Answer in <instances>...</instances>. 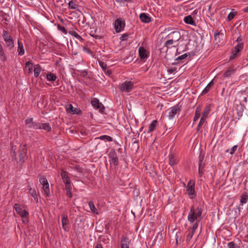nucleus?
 I'll use <instances>...</instances> for the list:
<instances>
[{
  "mask_svg": "<svg viewBox=\"0 0 248 248\" xmlns=\"http://www.w3.org/2000/svg\"><path fill=\"white\" fill-rule=\"evenodd\" d=\"M202 209L201 206H199L196 209L194 206H192L190 208V212L188 215V220L190 222H194L198 218L199 221L202 218Z\"/></svg>",
  "mask_w": 248,
  "mask_h": 248,
  "instance_id": "nucleus-1",
  "label": "nucleus"
},
{
  "mask_svg": "<svg viewBox=\"0 0 248 248\" xmlns=\"http://www.w3.org/2000/svg\"><path fill=\"white\" fill-rule=\"evenodd\" d=\"M181 106L179 104H177L174 106L173 107L168 108L166 111V113H168V117L169 119H173L174 118L175 115L177 114H179L180 112L181 111Z\"/></svg>",
  "mask_w": 248,
  "mask_h": 248,
  "instance_id": "nucleus-2",
  "label": "nucleus"
},
{
  "mask_svg": "<svg viewBox=\"0 0 248 248\" xmlns=\"http://www.w3.org/2000/svg\"><path fill=\"white\" fill-rule=\"evenodd\" d=\"M244 47L243 43H238L232 49V54L230 57V60H232L236 58L240 55V52Z\"/></svg>",
  "mask_w": 248,
  "mask_h": 248,
  "instance_id": "nucleus-3",
  "label": "nucleus"
},
{
  "mask_svg": "<svg viewBox=\"0 0 248 248\" xmlns=\"http://www.w3.org/2000/svg\"><path fill=\"white\" fill-rule=\"evenodd\" d=\"M27 144H24L22 146L21 145L19 150V161L21 162V165H22L25 162V158L27 156Z\"/></svg>",
  "mask_w": 248,
  "mask_h": 248,
  "instance_id": "nucleus-4",
  "label": "nucleus"
},
{
  "mask_svg": "<svg viewBox=\"0 0 248 248\" xmlns=\"http://www.w3.org/2000/svg\"><path fill=\"white\" fill-rule=\"evenodd\" d=\"M25 122L29 128H32L34 130L39 129L41 122H34L32 118L26 119Z\"/></svg>",
  "mask_w": 248,
  "mask_h": 248,
  "instance_id": "nucleus-5",
  "label": "nucleus"
},
{
  "mask_svg": "<svg viewBox=\"0 0 248 248\" xmlns=\"http://www.w3.org/2000/svg\"><path fill=\"white\" fill-rule=\"evenodd\" d=\"M134 84L131 81H125L120 85V89L123 92H130L133 88Z\"/></svg>",
  "mask_w": 248,
  "mask_h": 248,
  "instance_id": "nucleus-6",
  "label": "nucleus"
},
{
  "mask_svg": "<svg viewBox=\"0 0 248 248\" xmlns=\"http://www.w3.org/2000/svg\"><path fill=\"white\" fill-rule=\"evenodd\" d=\"M14 208L15 209L16 212L22 217H29V213L28 211L23 209L21 207L20 204L18 203H15L14 206Z\"/></svg>",
  "mask_w": 248,
  "mask_h": 248,
  "instance_id": "nucleus-7",
  "label": "nucleus"
},
{
  "mask_svg": "<svg viewBox=\"0 0 248 248\" xmlns=\"http://www.w3.org/2000/svg\"><path fill=\"white\" fill-rule=\"evenodd\" d=\"M125 21L121 18H117L115 22V29L117 32H120L124 30Z\"/></svg>",
  "mask_w": 248,
  "mask_h": 248,
  "instance_id": "nucleus-8",
  "label": "nucleus"
},
{
  "mask_svg": "<svg viewBox=\"0 0 248 248\" xmlns=\"http://www.w3.org/2000/svg\"><path fill=\"white\" fill-rule=\"evenodd\" d=\"M108 157L110 159V163H113L114 166L118 165V157L114 149H111L109 153Z\"/></svg>",
  "mask_w": 248,
  "mask_h": 248,
  "instance_id": "nucleus-9",
  "label": "nucleus"
},
{
  "mask_svg": "<svg viewBox=\"0 0 248 248\" xmlns=\"http://www.w3.org/2000/svg\"><path fill=\"white\" fill-rule=\"evenodd\" d=\"M186 191H187V194L189 196L194 195L195 196V183L192 182L190 180L187 183V186H186Z\"/></svg>",
  "mask_w": 248,
  "mask_h": 248,
  "instance_id": "nucleus-10",
  "label": "nucleus"
},
{
  "mask_svg": "<svg viewBox=\"0 0 248 248\" xmlns=\"http://www.w3.org/2000/svg\"><path fill=\"white\" fill-rule=\"evenodd\" d=\"M168 39H170L174 42L178 41L181 37L180 33L178 31H172L167 36Z\"/></svg>",
  "mask_w": 248,
  "mask_h": 248,
  "instance_id": "nucleus-11",
  "label": "nucleus"
},
{
  "mask_svg": "<svg viewBox=\"0 0 248 248\" xmlns=\"http://www.w3.org/2000/svg\"><path fill=\"white\" fill-rule=\"evenodd\" d=\"M130 241L127 237L123 235L121 240V248H130Z\"/></svg>",
  "mask_w": 248,
  "mask_h": 248,
  "instance_id": "nucleus-12",
  "label": "nucleus"
},
{
  "mask_svg": "<svg viewBox=\"0 0 248 248\" xmlns=\"http://www.w3.org/2000/svg\"><path fill=\"white\" fill-rule=\"evenodd\" d=\"M129 147L132 151L137 152L139 148V141L135 138H133L131 140V143L129 144Z\"/></svg>",
  "mask_w": 248,
  "mask_h": 248,
  "instance_id": "nucleus-13",
  "label": "nucleus"
},
{
  "mask_svg": "<svg viewBox=\"0 0 248 248\" xmlns=\"http://www.w3.org/2000/svg\"><path fill=\"white\" fill-rule=\"evenodd\" d=\"M149 52L143 46L139 48V54L141 59H144L148 57Z\"/></svg>",
  "mask_w": 248,
  "mask_h": 248,
  "instance_id": "nucleus-14",
  "label": "nucleus"
},
{
  "mask_svg": "<svg viewBox=\"0 0 248 248\" xmlns=\"http://www.w3.org/2000/svg\"><path fill=\"white\" fill-rule=\"evenodd\" d=\"M28 189L30 195L33 198L36 203L38 202V195L35 188H32L30 185L28 186Z\"/></svg>",
  "mask_w": 248,
  "mask_h": 248,
  "instance_id": "nucleus-15",
  "label": "nucleus"
},
{
  "mask_svg": "<svg viewBox=\"0 0 248 248\" xmlns=\"http://www.w3.org/2000/svg\"><path fill=\"white\" fill-rule=\"evenodd\" d=\"M235 71L234 66H231L228 68L227 70L223 74V78H228L234 74Z\"/></svg>",
  "mask_w": 248,
  "mask_h": 248,
  "instance_id": "nucleus-16",
  "label": "nucleus"
},
{
  "mask_svg": "<svg viewBox=\"0 0 248 248\" xmlns=\"http://www.w3.org/2000/svg\"><path fill=\"white\" fill-rule=\"evenodd\" d=\"M61 176L62 181L64 184L70 182V178L68 175V172L62 170L61 172Z\"/></svg>",
  "mask_w": 248,
  "mask_h": 248,
  "instance_id": "nucleus-17",
  "label": "nucleus"
},
{
  "mask_svg": "<svg viewBox=\"0 0 248 248\" xmlns=\"http://www.w3.org/2000/svg\"><path fill=\"white\" fill-rule=\"evenodd\" d=\"M139 17L142 22L145 23H149L151 20V17L148 15H147V14L144 13H141Z\"/></svg>",
  "mask_w": 248,
  "mask_h": 248,
  "instance_id": "nucleus-18",
  "label": "nucleus"
},
{
  "mask_svg": "<svg viewBox=\"0 0 248 248\" xmlns=\"http://www.w3.org/2000/svg\"><path fill=\"white\" fill-rule=\"evenodd\" d=\"M244 108V106L241 103H240L238 105H236L235 109L237 111V114L239 117L238 119L243 115Z\"/></svg>",
  "mask_w": 248,
  "mask_h": 248,
  "instance_id": "nucleus-19",
  "label": "nucleus"
},
{
  "mask_svg": "<svg viewBox=\"0 0 248 248\" xmlns=\"http://www.w3.org/2000/svg\"><path fill=\"white\" fill-rule=\"evenodd\" d=\"M188 56V55L186 53H185L181 56H179L177 58L175 59V62L172 63V65H177L181 62H182V61L186 58V57Z\"/></svg>",
  "mask_w": 248,
  "mask_h": 248,
  "instance_id": "nucleus-20",
  "label": "nucleus"
},
{
  "mask_svg": "<svg viewBox=\"0 0 248 248\" xmlns=\"http://www.w3.org/2000/svg\"><path fill=\"white\" fill-rule=\"evenodd\" d=\"M39 129H42L47 131V132H49L51 131V127L49 123H41Z\"/></svg>",
  "mask_w": 248,
  "mask_h": 248,
  "instance_id": "nucleus-21",
  "label": "nucleus"
},
{
  "mask_svg": "<svg viewBox=\"0 0 248 248\" xmlns=\"http://www.w3.org/2000/svg\"><path fill=\"white\" fill-rule=\"evenodd\" d=\"M184 21L187 24L196 26V22L193 20L191 15L186 16L184 17Z\"/></svg>",
  "mask_w": 248,
  "mask_h": 248,
  "instance_id": "nucleus-22",
  "label": "nucleus"
},
{
  "mask_svg": "<svg viewBox=\"0 0 248 248\" xmlns=\"http://www.w3.org/2000/svg\"><path fill=\"white\" fill-rule=\"evenodd\" d=\"M18 47H17V52L18 54L20 56H22L25 53V50L23 47V43L18 40Z\"/></svg>",
  "mask_w": 248,
  "mask_h": 248,
  "instance_id": "nucleus-23",
  "label": "nucleus"
},
{
  "mask_svg": "<svg viewBox=\"0 0 248 248\" xmlns=\"http://www.w3.org/2000/svg\"><path fill=\"white\" fill-rule=\"evenodd\" d=\"M173 42H174L173 41H172L171 39H169L164 43V46L161 48L160 49L161 51H167L168 50V48H169L168 46L169 45H172L173 43Z\"/></svg>",
  "mask_w": 248,
  "mask_h": 248,
  "instance_id": "nucleus-24",
  "label": "nucleus"
},
{
  "mask_svg": "<svg viewBox=\"0 0 248 248\" xmlns=\"http://www.w3.org/2000/svg\"><path fill=\"white\" fill-rule=\"evenodd\" d=\"M169 163L171 166H173L177 164V163L176 160L175 158L174 155L173 153L170 154L169 155Z\"/></svg>",
  "mask_w": 248,
  "mask_h": 248,
  "instance_id": "nucleus-25",
  "label": "nucleus"
},
{
  "mask_svg": "<svg viewBox=\"0 0 248 248\" xmlns=\"http://www.w3.org/2000/svg\"><path fill=\"white\" fill-rule=\"evenodd\" d=\"M214 82L213 80H212L210 81V82L208 84V85L206 86V87L203 89L202 93V95L208 93L211 88V87L214 85Z\"/></svg>",
  "mask_w": 248,
  "mask_h": 248,
  "instance_id": "nucleus-26",
  "label": "nucleus"
},
{
  "mask_svg": "<svg viewBox=\"0 0 248 248\" xmlns=\"http://www.w3.org/2000/svg\"><path fill=\"white\" fill-rule=\"evenodd\" d=\"M202 108L200 107H198L195 110L194 117L193 118V123L196 122L200 118Z\"/></svg>",
  "mask_w": 248,
  "mask_h": 248,
  "instance_id": "nucleus-27",
  "label": "nucleus"
},
{
  "mask_svg": "<svg viewBox=\"0 0 248 248\" xmlns=\"http://www.w3.org/2000/svg\"><path fill=\"white\" fill-rule=\"evenodd\" d=\"M68 218L67 216L62 214V226L63 229L66 231V228L65 227V226L68 223Z\"/></svg>",
  "mask_w": 248,
  "mask_h": 248,
  "instance_id": "nucleus-28",
  "label": "nucleus"
},
{
  "mask_svg": "<svg viewBox=\"0 0 248 248\" xmlns=\"http://www.w3.org/2000/svg\"><path fill=\"white\" fill-rule=\"evenodd\" d=\"M43 189L46 197H49L50 196V193L49 184L44 185L43 186Z\"/></svg>",
  "mask_w": 248,
  "mask_h": 248,
  "instance_id": "nucleus-29",
  "label": "nucleus"
},
{
  "mask_svg": "<svg viewBox=\"0 0 248 248\" xmlns=\"http://www.w3.org/2000/svg\"><path fill=\"white\" fill-rule=\"evenodd\" d=\"M2 37L4 41H11V39H13L11 35H9L8 32L6 30H3Z\"/></svg>",
  "mask_w": 248,
  "mask_h": 248,
  "instance_id": "nucleus-30",
  "label": "nucleus"
},
{
  "mask_svg": "<svg viewBox=\"0 0 248 248\" xmlns=\"http://www.w3.org/2000/svg\"><path fill=\"white\" fill-rule=\"evenodd\" d=\"M210 105H207L206 107L204 108L203 112L202 113V117L206 119L208 117V115L210 113Z\"/></svg>",
  "mask_w": 248,
  "mask_h": 248,
  "instance_id": "nucleus-31",
  "label": "nucleus"
},
{
  "mask_svg": "<svg viewBox=\"0 0 248 248\" xmlns=\"http://www.w3.org/2000/svg\"><path fill=\"white\" fill-rule=\"evenodd\" d=\"M57 76L55 74L52 73H48L46 74V78L47 80L50 81H54L57 79Z\"/></svg>",
  "mask_w": 248,
  "mask_h": 248,
  "instance_id": "nucleus-32",
  "label": "nucleus"
},
{
  "mask_svg": "<svg viewBox=\"0 0 248 248\" xmlns=\"http://www.w3.org/2000/svg\"><path fill=\"white\" fill-rule=\"evenodd\" d=\"M42 70L39 64H37L34 68V76L35 78L38 77L41 71Z\"/></svg>",
  "mask_w": 248,
  "mask_h": 248,
  "instance_id": "nucleus-33",
  "label": "nucleus"
},
{
  "mask_svg": "<svg viewBox=\"0 0 248 248\" xmlns=\"http://www.w3.org/2000/svg\"><path fill=\"white\" fill-rule=\"evenodd\" d=\"M158 122L157 120H153L149 125L148 133L153 131L156 128Z\"/></svg>",
  "mask_w": 248,
  "mask_h": 248,
  "instance_id": "nucleus-34",
  "label": "nucleus"
},
{
  "mask_svg": "<svg viewBox=\"0 0 248 248\" xmlns=\"http://www.w3.org/2000/svg\"><path fill=\"white\" fill-rule=\"evenodd\" d=\"M0 58L3 61H5L7 60V57L4 53L3 47L0 43Z\"/></svg>",
  "mask_w": 248,
  "mask_h": 248,
  "instance_id": "nucleus-35",
  "label": "nucleus"
},
{
  "mask_svg": "<svg viewBox=\"0 0 248 248\" xmlns=\"http://www.w3.org/2000/svg\"><path fill=\"white\" fill-rule=\"evenodd\" d=\"M80 14L78 15V23L79 25H80V24H82V25H83L86 19L85 18V17H84L83 14L81 13V12H80Z\"/></svg>",
  "mask_w": 248,
  "mask_h": 248,
  "instance_id": "nucleus-36",
  "label": "nucleus"
},
{
  "mask_svg": "<svg viewBox=\"0 0 248 248\" xmlns=\"http://www.w3.org/2000/svg\"><path fill=\"white\" fill-rule=\"evenodd\" d=\"M248 200V194L247 192L243 193L241 196L240 202L242 204L246 203Z\"/></svg>",
  "mask_w": 248,
  "mask_h": 248,
  "instance_id": "nucleus-37",
  "label": "nucleus"
},
{
  "mask_svg": "<svg viewBox=\"0 0 248 248\" xmlns=\"http://www.w3.org/2000/svg\"><path fill=\"white\" fill-rule=\"evenodd\" d=\"M6 46L8 48L9 50H11L14 47V41L13 39L11 41H5Z\"/></svg>",
  "mask_w": 248,
  "mask_h": 248,
  "instance_id": "nucleus-38",
  "label": "nucleus"
},
{
  "mask_svg": "<svg viewBox=\"0 0 248 248\" xmlns=\"http://www.w3.org/2000/svg\"><path fill=\"white\" fill-rule=\"evenodd\" d=\"M220 35L221 37H224V34L222 32H218L217 31H215L214 33V37L215 40L217 41V43H220V38L219 36Z\"/></svg>",
  "mask_w": 248,
  "mask_h": 248,
  "instance_id": "nucleus-39",
  "label": "nucleus"
},
{
  "mask_svg": "<svg viewBox=\"0 0 248 248\" xmlns=\"http://www.w3.org/2000/svg\"><path fill=\"white\" fill-rule=\"evenodd\" d=\"M205 122L207 123V122L206 121V118H204L202 117L200 120V122L199 123L197 128V130L198 132H199L202 126L203 125L204 123H205Z\"/></svg>",
  "mask_w": 248,
  "mask_h": 248,
  "instance_id": "nucleus-40",
  "label": "nucleus"
},
{
  "mask_svg": "<svg viewBox=\"0 0 248 248\" xmlns=\"http://www.w3.org/2000/svg\"><path fill=\"white\" fill-rule=\"evenodd\" d=\"M89 205L90 206V209L93 213L98 214V213L97 212V209L95 207L94 203L91 201L89 202Z\"/></svg>",
  "mask_w": 248,
  "mask_h": 248,
  "instance_id": "nucleus-41",
  "label": "nucleus"
},
{
  "mask_svg": "<svg viewBox=\"0 0 248 248\" xmlns=\"http://www.w3.org/2000/svg\"><path fill=\"white\" fill-rule=\"evenodd\" d=\"M99 139L105 141H113V139L109 136L108 135H102L98 138Z\"/></svg>",
  "mask_w": 248,
  "mask_h": 248,
  "instance_id": "nucleus-42",
  "label": "nucleus"
},
{
  "mask_svg": "<svg viewBox=\"0 0 248 248\" xmlns=\"http://www.w3.org/2000/svg\"><path fill=\"white\" fill-rule=\"evenodd\" d=\"M204 164H199V175L202 177L204 173Z\"/></svg>",
  "mask_w": 248,
  "mask_h": 248,
  "instance_id": "nucleus-43",
  "label": "nucleus"
},
{
  "mask_svg": "<svg viewBox=\"0 0 248 248\" xmlns=\"http://www.w3.org/2000/svg\"><path fill=\"white\" fill-rule=\"evenodd\" d=\"M94 108L97 109H99V112L102 113L104 112L105 109V107L101 103H99V104L96 105Z\"/></svg>",
  "mask_w": 248,
  "mask_h": 248,
  "instance_id": "nucleus-44",
  "label": "nucleus"
},
{
  "mask_svg": "<svg viewBox=\"0 0 248 248\" xmlns=\"http://www.w3.org/2000/svg\"><path fill=\"white\" fill-rule=\"evenodd\" d=\"M69 8L76 9L78 5L76 3L75 1L71 0L68 3Z\"/></svg>",
  "mask_w": 248,
  "mask_h": 248,
  "instance_id": "nucleus-45",
  "label": "nucleus"
},
{
  "mask_svg": "<svg viewBox=\"0 0 248 248\" xmlns=\"http://www.w3.org/2000/svg\"><path fill=\"white\" fill-rule=\"evenodd\" d=\"M227 247L228 248H239V247L238 246V245L233 241L228 243Z\"/></svg>",
  "mask_w": 248,
  "mask_h": 248,
  "instance_id": "nucleus-46",
  "label": "nucleus"
},
{
  "mask_svg": "<svg viewBox=\"0 0 248 248\" xmlns=\"http://www.w3.org/2000/svg\"><path fill=\"white\" fill-rule=\"evenodd\" d=\"M69 33L78 39H82L81 37L75 31H70Z\"/></svg>",
  "mask_w": 248,
  "mask_h": 248,
  "instance_id": "nucleus-47",
  "label": "nucleus"
},
{
  "mask_svg": "<svg viewBox=\"0 0 248 248\" xmlns=\"http://www.w3.org/2000/svg\"><path fill=\"white\" fill-rule=\"evenodd\" d=\"M40 183L44 186V185H46V184H48V181L46 178L45 177L41 176L39 179Z\"/></svg>",
  "mask_w": 248,
  "mask_h": 248,
  "instance_id": "nucleus-48",
  "label": "nucleus"
},
{
  "mask_svg": "<svg viewBox=\"0 0 248 248\" xmlns=\"http://www.w3.org/2000/svg\"><path fill=\"white\" fill-rule=\"evenodd\" d=\"M32 63L30 61H28L26 63V67L28 68L29 71L31 73L32 72Z\"/></svg>",
  "mask_w": 248,
  "mask_h": 248,
  "instance_id": "nucleus-49",
  "label": "nucleus"
},
{
  "mask_svg": "<svg viewBox=\"0 0 248 248\" xmlns=\"http://www.w3.org/2000/svg\"><path fill=\"white\" fill-rule=\"evenodd\" d=\"M57 26L58 29L59 31H62L63 33H64L65 34L67 33V31H66V29L63 26H62L60 24H57Z\"/></svg>",
  "mask_w": 248,
  "mask_h": 248,
  "instance_id": "nucleus-50",
  "label": "nucleus"
},
{
  "mask_svg": "<svg viewBox=\"0 0 248 248\" xmlns=\"http://www.w3.org/2000/svg\"><path fill=\"white\" fill-rule=\"evenodd\" d=\"M236 12H230L229 13V14L228 15V21H231L232 20L233 17H234V16L236 15Z\"/></svg>",
  "mask_w": 248,
  "mask_h": 248,
  "instance_id": "nucleus-51",
  "label": "nucleus"
},
{
  "mask_svg": "<svg viewBox=\"0 0 248 248\" xmlns=\"http://www.w3.org/2000/svg\"><path fill=\"white\" fill-rule=\"evenodd\" d=\"M204 158V155L202 152L200 153L199 156V164H203L202 161Z\"/></svg>",
  "mask_w": 248,
  "mask_h": 248,
  "instance_id": "nucleus-52",
  "label": "nucleus"
},
{
  "mask_svg": "<svg viewBox=\"0 0 248 248\" xmlns=\"http://www.w3.org/2000/svg\"><path fill=\"white\" fill-rule=\"evenodd\" d=\"M99 100L96 98H93L91 102V104L93 107H95L96 105H98L99 103Z\"/></svg>",
  "mask_w": 248,
  "mask_h": 248,
  "instance_id": "nucleus-53",
  "label": "nucleus"
},
{
  "mask_svg": "<svg viewBox=\"0 0 248 248\" xmlns=\"http://www.w3.org/2000/svg\"><path fill=\"white\" fill-rule=\"evenodd\" d=\"M67 111L70 113H73V111H74V108L72 104H69L68 105V107L66 108Z\"/></svg>",
  "mask_w": 248,
  "mask_h": 248,
  "instance_id": "nucleus-54",
  "label": "nucleus"
},
{
  "mask_svg": "<svg viewBox=\"0 0 248 248\" xmlns=\"http://www.w3.org/2000/svg\"><path fill=\"white\" fill-rule=\"evenodd\" d=\"M65 190H71L72 188V184H71V182H69L68 183H65Z\"/></svg>",
  "mask_w": 248,
  "mask_h": 248,
  "instance_id": "nucleus-55",
  "label": "nucleus"
},
{
  "mask_svg": "<svg viewBox=\"0 0 248 248\" xmlns=\"http://www.w3.org/2000/svg\"><path fill=\"white\" fill-rule=\"evenodd\" d=\"M198 226V222L196 221V222H194L193 225V226L191 228L192 229L191 231L193 233H194V232H195V230L197 229Z\"/></svg>",
  "mask_w": 248,
  "mask_h": 248,
  "instance_id": "nucleus-56",
  "label": "nucleus"
},
{
  "mask_svg": "<svg viewBox=\"0 0 248 248\" xmlns=\"http://www.w3.org/2000/svg\"><path fill=\"white\" fill-rule=\"evenodd\" d=\"M74 109L72 113L73 114H80L81 113V110L79 108H75Z\"/></svg>",
  "mask_w": 248,
  "mask_h": 248,
  "instance_id": "nucleus-57",
  "label": "nucleus"
},
{
  "mask_svg": "<svg viewBox=\"0 0 248 248\" xmlns=\"http://www.w3.org/2000/svg\"><path fill=\"white\" fill-rule=\"evenodd\" d=\"M128 35L126 33L123 34L120 37L121 41H126L128 38Z\"/></svg>",
  "mask_w": 248,
  "mask_h": 248,
  "instance_id": "nucleus-58",
  "label": "nucleus"
},
{
  "mask_svg": "<svg viewBox=\"0 0 248 248\" xmlns=\"http://www.w3.org/2000/svg\"><path fill=\"white\" fill-rule=\"evenodd\" d=\"M194 233H193L191 231V232H190L187 236V238H186V241L187 242H189L190 239L192 238L193 235Z\"/></svg>",
  "mask_w": 248,
  "mask_h": 248,
  "instance_id": "nucleus-59",
  "label": "nucleus"
},
{
  "mask_svg": "<svg viewBox=\"0 0 248 248\" xmlns=\"http://www.w3.org/2000/svg\"><path fill=\"white\" fill-rule=\"evenodd\" d=\"M100 66L102 67L103 70H106L107 69V66L106 63H105L104 62H99Z\"/></svg>",
  "mask_w": 248,
  "mask_h": 248,
  "instance_id": "nucleus-60",
  "label": "nucleus"
},
{
  "mask_svg": "<svg viewBox=\"0 0 248 248\" xmlns=\"http://www.w3.org/2000/svg\"><path fill=\"white\" fill-rule=\"evenodd\" d=\"M176 68L175 67H170L168 69V72L169 74H172L176 70Z\"/></svg>",
  "mask_w": 248,
  "mask_h": 248,
  "instance_id": "nucleus-61",
  "label": "nucleus"
},
{
  "mask_svg": "<svg viewBox=\"0 0 248 248\" xmlns=\"http://www.w3.org/2000/svg\"><path fill=\"white\" fill-rule=\"evenodd\" d=\"M115 0L117 2H120V3H121V2H123V3L129 2V3H131V2H132L134 0Z\"/></svg>",
  "mask_w": 248,
  "mask_h": 248,
  "instance_id": "nucleus-62",
  "label": "nucleus"
},
{
  "mask_svg": "<svg viewBox=\"0 0 248 248\" xmlns=\"http://www.w3.org/2000/svg\"><path fill=\"white\" fill-rule=\"evenodd\" d=\"M237 147H238L237 145H234V146H233L232 148V149H231V150L230 154H231V155L233 154L234 153V152L236 151V150H237Z\"/></svg>",
  "mask_w": 248,
  "mask_h": 248,
  "instance_id": "nucleus-63",
  "label": "nucleus"
},
{
  "mask_svg": "<svg viewBox=\"0 0 248 248\" xmlns=\"http://www.w3.org/2000/svg\"><path fill=\"white\" fill-rule=\"evenodd\" d=\"M75 170L79 172H81L82 171V169L79 165H76L75 167Z\"/></svg>",
  "mask_w": 248,
  "mask_h": 248,
  "instance_id": "nucleus-64",
  "label": "nucleus"
}]
</instances>
